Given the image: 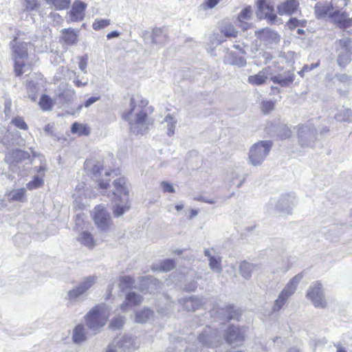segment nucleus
<instances>
[{
    "label": "nucleus",
    "mask_w": 352,
    "mask_h": 352,
    "mask_svg": "<svg viewBox=\"0 0 352 352\" xmlns=\"http://www.w3.org/2000/svg\"><path fill=\"white\" fill-rule=\"evenodd\" d=\"M141 107H137L135 98L131 97L129 110L122 114V118L129 122L131 131L136 135L146 133L150 124L147 113L143 109L148 102L146 100H141Z\"/></svg>",
    "instance_id": "1"
},
{
    "label": "nucleus",
    "mask_w": 352,
    "mask_h": 352,
    "mask_svg": "<svg viewBox=\"0 0 352 352\" xmlns=\"http://www.w3.org/2000/svg\"><path fill=\"white\" fill-rule=\"evenodd\" d=\"M11 50V58L14 62V72L20 76L27 71L28 65L25 60L28 58V51L32 47L31 42L23 41L17 34L9 43Z\"/></svg>",
    "instance_id": "2"
},
{
    "label": "nucleus",
    "mask_w": 352,
    "mask_h": 352,
    "mask_svg": "<svg viewBox=\"0 0 352 352\" xmlns=\"http://www.w3.org/2000/svg\"><path fill=\"white\" fill-rule=\"evenodd\" d=\"M114 190L112 192L113 201L115 205L113 209V215L116 217L122 216L129 210V192L126 186V179L119 177L113 182Z\"/></svg>",
    "instance_id": "3"
},
{
    "label": "nucleus",
    "mask_w": 352,
    "mask_h": 352,
    "mask_svg": "<svg viewBox=\"0 0 352 352\" xmlns=\"http://www.w3.org/2000/svg\"><path fill=\"white\" fill-rule=\"evenodd\" d=\"M109 317V309L105 305H99L92 308L85 316V323L94 334H96L106 324Z\"/></svg>",
    "instance_id": "4"
},
{
    "label": "nucleus",
    "mask_w": 352,
    "mask_h": 352,
    "mask_svg": "<svg viewBox=\"0 0 352 352\" xmlns=\"http://www.w3.org/2000/svg\"><path fill=\"white\" fill-rule=\"evenodd\" d=\"M272 145V142L270 140L259 141L254 144L249 150L248 163L254 166L261 165L268 156Z\"/></svg>",
    "instance_id": "5"
},
{
    "label": "nucleus",
    "mask_w": 352,
    "mask_h": 352,
    "mask_svg": "<svg viewBox=\"0 0 352 352\" xmlns=\"http://www.w3.org/2000/svg\"><path fill=\"white\" fill-rule=\"evenodd\" d=\"M337 63L341 68H344L352 61V40L345 37L336 41Z\"/></svg>",
    "instance_id": "6"
},
{
    "label": "nucleus",
    "mask_w": 352,
    "mask_h": 352,
    "mask_svg": "<svg viewBox=\"0 0 352 352\" xmlns=\"http://www.w3.org/2000/svg\"><path fill=\"white\" fill-rule=\"evenodd\" d=\"M317 131L312 123L298 126V140L302 148L312 147L316 140Z\"/></svg>",
    "instance_id": "7"
},
{
    "label": "nucleus",
    "mask_w": 352,
    "mask_h": 352,
    "mask_svg": "<svg viewBox=\"0 0 352 352\" xmlns=\"http://www.w3.org/2000/svg\"><path fill=\"white\" fill-rule=\"evenodd\" d=\"M198 341L206 347H217L222 342V336L217 329L207 326L199 335Z\"/></svg>",
    "instance_id": "8"
},
{
    "label": "nucleus",
    "mask_w": 352,
    "mask_h": 352,
    "mask_svg": "<svg viewBox=\"0 0 352 352\" xmlns=\"http://www.w3.org/2000/svg\"><path fill=\"white\" fill-rule=\"evenodd\" d=\"M97 276H89L85 278L78 285L68 291L66 298L71 302H74L82 296L96 282Z\"/></svg>",
    "instance_id": "9"
},
{
    "label": "nucleus",
    "mask_w": 352,
    "mask_h": 352,
    "mask_svg": "<svg viewBox=\"0 0 352 352\" xmlns=\"http://www.w3.org/2000/svg\"><path fill=\"white\" fill-rule=\"evenodd\" d=\"M245 330L239 326H230L226 332V340L232 348L241 346L245 340Z\"/></svg>",
    "instance_id": "10"
},
{
    "label": "nucleus",
    "mask_w": 352,
    "mask_h": 352,
    "mask_svg": "<svg viewBox=\"0 0 352 352\" xmlns=\"http://www.w3.org/2000/svg\"><path fill=\"white\" fill-rule=\"evenodd\" d=\"M307 297L311 300L314 307L318 308H324L326 301L324 297L322 285L316 281L311 284L307 292Z\"/></svg>",
    "instance_id": "11"
},
{
    "label": "nucleus",
    "mask_w": 352,
    "mask_h": 352,
    "mask_svg": "<svg viewBox=\"0 0 352 352\" xmlns=\"http://www.w3.org/2000/svg\"><path fill=\"white\" fill-rule=\"evenodd\" d=\"M93 219L97 228L102 231H107L111 224L110 214L103 206L95 207Z\"/></svg>",
    "instance_id": "12"
},
{
    "label": "nucleus",
    "mask_w": 352,
    "mask_h": 352,
    "mask_svg": "<svg viewBox=\"0 0 352 352\" xmlns=\"http://www.w3.org/2000/svg\"><path fill=\"white\" fill-rule=\"evenodd\" d=\"M296 204V197L294 193H288L281 196L276 204V210L283 214H291L293 207Z\"/></svg>",
    "instance_id": "13"
},
{
    "label": "nucleus",
    "mask_w": 352,
    "mask_h": 352,
    "mask_svg": "<svg viewBox=\"0 0 352 352\" xmlns=\"http://www.w3.org/2000/svg\"><path fill=\"white\" fill-rule=\"evenodd\" d=\"M256 34L263 42L265 45L270 49L276 47L280 42V36L274 31L270 30H263L261 31H256Z\"/></svg>",
    "instance_id": "14"
},
{
    "label": "nucleus",
    "mask_w": 352,
    "mask_h": 352,
    "mask_svg": "<svg viewBox=\"0 0 352 352\" xmlns=\"http://www.w3.org/2000/svg\"><path fill=\"white\" fill-rule=\"evenodd\" d=\"M274 6L265 0H258V10L256 16L259 19H267L271 23H274L276 19V15L274 14Z\"/></svg>",
    "instance_id": "15"
},
{
    "label": "nucleus",
    "mask_w": 352,
    "mask_h": 352,
    "mask_svg": "<svg viewBox=\"0 0 352 352\" xmlns=\"http://www.w3.org/2000/svg\"><path fill=\"white\" fill-rule=\"evenodd\" d=\"M329 18L340 28L346 29L352 26V17L349 18L346 12L334 10L329 14Z\"/></svg>",
    "instance_id": "16"
},
{
    "label": "nucleus",
    "mask_w": 352,
    "mask_h": 352,
    "mask_svg": "<svg viewBox=\"0 0 352 352\" xmlns=\"http://www.w3.org/2000/svg\"><path fill=\"white\" fill-rule=\"evenodd\" d=\"M294 79L295 74L291 70L284 71L270 78L271 81L275 84H278L282 87H289L293 83Z\"/></svg>",
    "instance_id": "17"
},
{
    "label": "nucleus",
    "mask_w": 352,
    "mask_h": 352,
    "mask_svg": "<svg viewBox=\"0 0 352 352\" xmlns=\"http://www.w3.org/2000/svg\"><path fill=\"white\" fill-rule=\"evenodd\" d=\"M87 5L84 2L76 1L69 12V19L72 21H80L84 19Z\"/></svg>",
    "instance_id": "18"
},
{
    "label": "nucleus",
    "mask_w": 352,
    "mask_h": 352,
    "mask_svg": "<svg viewBox=\"0 0 352 352\" xmlns=\"http://www.w3.org/2000/svg\"><path fill=\"white\" fill-rule=\"evenodd\" d=\"M30 157V155L27 151L16 149L8 152L6 155L5 160L10 164H14L15 163H21L26 160H29Z\"/></svg>",
    "instance_id": "19"
},
{
    "label": "nucleus",
    "mask_w": 352,
    "mask_h": 352,
    "mask_svg": "<svg viewBox=\"0 0 352 352\" xmlns=\"http://www.w3.org/2000/svg\"><path fill=\"white\" fill-rule=\"evenodd\" d=\"M179 302L185 309L189 311H195L202 305V300L197 296H190L179 300Z\"/></svg>",
    "instance_id": "20"
},
{
    "label": "nucleus",
    "mask_w": 352,
    "mask_h": 352,
    "mask_svg": "<svg viewBox=\"0 0 352 352\" xmlns=\"http://www.w3.org/2000/svg\"><path fill=\"white\" fill-rule=\"evenodd\" d=\"M333 10V6L330 2H318L314 6V14L316 19L324 18L331 13Z\"/></svg>",
    "instance_id": "21"
},
{
    "label": "nucleus",
    "mask_w": 352,
    "mask_h": 352,
    "mask_svg": "<svg viewBox=\"0 0 352 352\" xmlns=\"http://www.w3.org/2000/svg\"><path fill=\"white\" fill-rule=\"evenodd\" d=\"M298 5L299 3L297 0H287L283 3L278 6V13L280 15H291L296 11Z\"/></svg>",
    "instance_id": "22"
},
{
    "label": "nucleus",
    "mask_w": 352,
    "mask_h": 352,
    "mask_svg": "<svg viewBox=\"0 0 352 352\" xmlns=\"http://www.w3.org/2000/svg\"><path fill=\"white\" fill-rule=\"evenodd\" d=\"M142 301V297L134 292H129L125 297L124 302L121 305V309L123 311H126L128 307L136 306L140 305Z\"/></svg>",
    "instance_id": "23"
},
{
    "label": "nucleus",
    "mask_w": 352,
    "mask_h": 352,
    "mask_svg": "<svg viewBox=\"0 0 352 352\" xmlns=\"http://www.w3.org/2000/svg\"><path fill=\"white\" fill-rule=\"evenodd\" d=\"M302 274L300 273L294 276L285 286L282 292L287 296H292L296 292L297 286L302 278Z\"/></svg>",
    "instance_id": "24"
},
{
    "label": "nucleus",
    "mask_w": 352,
    "mask_h": 352,
    "mask_svg": "<svg viewBox=\"0 0 352 352\" xmlns=\"http://www.w3.org/2000/svg\"><path fill=\"white\" fill-rule=\"evenodd\" d=\"M87 331L82 324H77L72 333V340L74 343L79 344L87 340Z\"/></svg>",
    "instance_id": "25"
},
{
    "label": "nucleus",
    "mask_w": 352,
    "mask_h": 352,
    "mask_svg": "<svg viewBox=\"0 0 352 352\" xmlns=\"http://www.w3.org/2000/svg\"><path fill=\"white\" fill-rule=\"evenodd\" d=\"M259 268L258 265L243 261L240 263L239 270L241 275L245 279L250 278L252 272Z\"/></svg>",
    "instance_id": "26"
},
{
    "label": "nucleus",
    "mask_w": 352,
    "mask_h": 352,
    "mask_svg": "<svg viewBox=\"0 0 352 352\" xmlns=\"http://www.w3.org/2000/svg\"><path fill=\"white\" fill-rule=\"evenodd\" d=\"M225 62L228 64L235 65L239 67L246 66L247 62L244 57L238 56L234 52L228 53L226 58Z\"/></svg>",
    "instance_id": "27"
},
{
    "label": "nucleus",
    "mask_w": 352,
    "mask_h": 352,
    "mask_svg": "<svg viewBox=\"0 0 352 352\" xmlns=\"http://www.w3.org/2000/svg\"><path fill=\"white\" fill-rule=\"evenodd\" d=\"M77 241L89 249H93L95 246L94 237L92 234L87 231L81 232L77 236Z\"/></svg>",
    "instance_id": "28"
},
{
    "label": "nucleus",
    "mask_w": 352,
    "mask_h": 352,
    "mask_svg": "<svg viewBox=\"0 0 352 352\" xmlns=\"http://www.w3.org/2000/svg\"><path fill=\"white\" fill-rule=\"evenodd\" d=\"M223 318L227 320H239L241 314L238 309L232 305H227L222 309Z\"/></svg>",
    "instance_id": "29"
},
{
    "label": "nucleus",
    "mask_w": 352,
    "mask_h": 352,
    "mask_svg": "<svg viewBox=\"0 0 352 352\" xmlns=\"http://www.w3.org/2000/svg\"><path fill=\"white\" fill-rule=\"evenodd\" d=\"M177 122V119L173 114H167L165 116L162 123L166 124L167 135L168 136H172L174 135Z\"/></svg>",
    "instance_id": "30"
},
{
    "label": "nucleus",
    "mask_w": 352,
    "mask_h": 352,
    "mask_svg": "<svg viewBox=\"0 0 352 352\" xmlns=\"http://www.w3.org/2000/svg\"><path fill=\"white\" fill-rule=\"evenodd\" d=\"M151 39L153 43L162 45L166 43L167 35L162 29L155 28L152 32Z\"/></svg>",
    "instance_id": "31"
},
{
    "label": "nucleus",
    "mask_w": 352,
    "mask_h": 352,
    "mask_svg": "<svg viewBox=\"0 0 352 352\" xmlns=\"http://www.w3.org/2000/svg\"><path fill=\"white\" fill-rule=\"evenodd\" d=\"M267 78L265 72L262 70L256 75L250 76L248 82L252 85H261L265 82Z\"/></svg>",
    "instance_id": "32"
},
{
    "label": "nucleus",
    "mask_w": 352,
    "mask_h": 352,
    "mask_svg": "<svg viewBox=\"0 0 352 352\" xmlns=\"http://www.w3.org/2000/svg\"><path fill=\"white\" fill-rule=\"evenodd\" d=\"M71 132L78 135H88L90 133V129L86 125L74 122L72 124Z\"/></svg>",
    "instance_id": "33"
},
{
    "label": "nucleus",
    "mask_w": 352,
    "mask_h": 352,
    "mask_svg": "<svg viewBox=\"0 0 352 352\" xmlns=\"http://www.w3.org/2000/svg\"><path fill=\"white\" fill-rule=\"evenodd\" d=\"M153 316V311L148 308L137 311L135 314V322L139 323L146 322Z\"/></svg>",
    "instance_id": "34"
},
{
    "label": "nucleus",
    "mask_w": 352,
    "mask_h": 352,
    "mask_svg": "<svg viewBox=\"0 0 352 352\" xmlns=\"http://www.w3.org/2000/svg\"><path fill=\"white\" fill-rule=\"evenodd\" d=\"M63 40L67 45H72L77 42V35L72 29H63Z\"/></svg>",
    "instance_id": "35"
},
{
    "label": "nucleus",
    "mask_w": 352,
    "mask_h": 352,
    "mask_svg": "<svg viewBox=\"0 0 352 352\" xmlns=\"http://www.w3.org/2000/svg\"><path fill=\"white\" fill-rule=\"evenodd\" d=\"M335 118L339 122H352V111L349 109L340 110L336 116Z\"/></svg>",
    "instance_id": "36"
},
{
    "label": "nucleus",
    "mask_w": 352,
    "mask_h": 352,
    "mask_svg": "<svg viewBox=\"0 0 352 352\" xmlns=\"http://www.w3.org/2000/svg\"><path fill=\"white\" fill-rule=\"evenodd\" d=\"M26 190L24 188L12 190L9 195V199L14 201H23L25 196Z\"/></svg>",
    "instance_id": "37"
},
{
    "label": "nucleus",
    "mask_w": 352,
    "mask_h": 352,
    "mask_svg": "<svg viewBox=\"0 0 352 352\" xmlns=\"http://www.w3.org/2000/svg\"><path fill=\"white\" fill-rule=\"evenodd\" d=\"M46 3L52 5L56 10H61L67 9L70 5V0H45Z\"/></svg>",
    "instance_id": "38"
},
{
    "label": "nucleus",
    "mask_w": 352,
    "mask_h": 352,
    "mask_svg": "<svg viewBox=\"0 0 352 352\" xmlns=\"http://www.w3.org/2000/svg\"><path fill=\"white\" fill-rule=\"evenodd\" d=\"M289 296H286L282 292L278 296V298L274 301L272 308L273 311H279L287 302Z\"/></svg>",
    "instance_id": "39"
},
{
    "label": "nucleus",
    "mask_w": 352,
    "mask_h": 352,
    "mask_svg": "<svg viewBox=\"0 0 352 352\" xmlns=\"http://www.w3.org/2000/svg\"><path fill=\"white\" fill-rule=\"evenodd\" d=\"M221 263V259L220 257H210L209 259V267L212 272L221 273L222 271Z\"/></svg>",
    "instance_id": "40"
},
{
    "label": "nucleus",
    "mask_w": 352,
    "mask_h": 352,
    "mask_svg": "<svg viewBox=\"0 0 352 352\" xmlns=\"http://www.w3.org/2000/svg\"><path fill=\"white\" fill-rule=\"evenodd\" d=\"M277 135L280 139H286L291 136L292 131L288 126L285 124L278 125L277 128Z\"/></svg>",
    "instance_id": "41"
},
{
    "label": "nucleus",
    "mask_w": 352,
    "mask_h": 352,
    "mask_svg": "<svg viewBox=\"0 0 352 352\" xmlns=\"http://www.w3.org/2000/svg\"><path fill=\"white\" fill-rule=\"evenodd\" d=\"M44 181L43 177L34 175L33 179L26 184V187L28 190H34L41 187Z\"/></svg>",
    "instance_id": "42"
},
{
    "label": "nucleus",
    "mask_w": 352,
    "mask_h": 352,
    "mask_svg": "<svg viewBox=\"0 0 352 352\" xmlns=\"http://www.w3.org/2000/svg\"><path fill=\"white\" fill-rule=\"evenodd\" d=\"M135 280L130 276H122L120 279L119 287L122 290H124L129 288H131Z\"/></svg>",
    "instance_id": "43"
},
{
    "label": "nucleus",
    "mask_w": 352,
    "mask_h": 352,
    "mask_svg": "<svg viewBox=\"0 0 352 352\" xmlns=\"http://www.w3.org/2000/svg\"><path fill=\"white\" fill-rule=\"evenodd\" d=\"M175 267V263L173 259H165L160 263L159 270L167 272L173 270Z\"/></svg>",
    "instance_id": "44"
},
{
    "label": "nucleus",
    "mask_w": 352,
    "mask_h": 352,
    "mask_svg": "<svg viewBox=\"0 0 352 352\" xmlns=\"http://www.w3.org/2000/svg\"><path fill=\"white\" fill-rule=\"evenodd\" d=\"M23 6L25 11H36L40 8V2L38 0H25Z\"/></svg>",
    "instance_id": "45"
},
{
    "label": "nucleus",
    "mask_w": 352,
    "mask_h": 352,
    "mask_svg": "<svg viewBox=\"0 0 352 352\" xmlns=\"http://www.w3.org/2000/svg\"><path fill=\"white\" fill-rule=\"evenodd\" d=\"M39 104L43 110L48 111L52 107V100L50 96L43 94L40 98Z\"/></svg>",
    "instance_id": "46"
},
{
    "label": "nucleus",
    "mask_w": 352,
    "mask_h": 352,
    "mask_svg": "<svg viewBox=\"0 0 352 352\" xmlns=\"http://www.w3.org/2000/svg\"><path fill=\"white\" fill-rule=\"evenodd\" d=\"M110 23L111 21L109 19H96L92 25V28L94 30H100L109 26Z\"/></svg>",
    "instance_id": "47"
},
{
    "label": "nucleus",
    "mask_w": 352,
    "mask_h": 352,
    "mask_svg": "<svg viewBox=\"0 0 352 352\" xmlns=\"http://www.w3.org/2000/svg\"><path fill=\"white\" fill-rule=\"evenodd\" d=\"M221 33L226 37H236L238 34V31L234 28L232 25H228L221 29Z\"/></svg>",
    "instance_id": "48"
},
{
    "label": "nucleus",
    "mask_w": 352,
    "mask_h": 352,
    "mask_svg": "<svg viewBox=\"0 0 352 352\" xmlns=\"http://www.w3.org/2000/svg\"><path fill=\"white\" fill-rule=\"evenodd\" d=\"M126 342V338H123L122 340L118 342L116 345H114L113 344H110L108 346V349L106 352H116L117 348L122 349L124 351H125L127 346L125 344Z\"/></svg>",
    "instance_id": "49"
},
{
    "label": "nucleus",
    "mask_w": 352,
    "mask_h": 352,
    "mask_svg": "<svg viewBox=\"0 0 352 352\" xmlns=\"http://www.w3.org/2000/svg\"><path fill=\"white\" fill-rule=\"evenodd\" d=\"M252 13V8L250 6H248L243 8L238 16L239 22H243L245 20H248L250 19Z\"/></svg>",
    "instance_id": "50"
},
{
    "label": "nucleus",
    "mask_w": 352,
    "mask_h": 352,
    "mask_svg": "<svg viewBox=\"0 0 352 352\" xmlns=\"http://www.w3.org/2000/svg\"><path fill=\"white\" fill-rule=\"evenodd\" d=\"M287 24L290 29H294L297 27H305L306 25V21L298 20L296 18H291Z\"/></svg>",
    "instance_id": "51"
},
{
    "label": "nucleus",
    "mask_w": 352,
    "mask_h": 352,
    "mask_svg": "<svg viewBox=\"0 0 352 352\" xmlns=\"http://www.w3.org/2000/svg\"><path fill=\"white\" fill-rule=\"evenodd\" d=\"M11 122L20 129L27 130L28 128L24 120L19 116L12 119Z\"/></svg>",
    "instance_id": "52"
},
{
    "label": "nucleus",
    "mask_w": 352,
    "mask_h": 352,
    "mask_svg": "<svg viewBox=\"0 0 352 352\" xmlns=\"http://www.w3.org/2000/svg\"><path fill=\"white\" fill-rule=\"evenodd\" d=\"M42 161V160H41ZM47 168L46 165L45 161L43 162H41V164L39 166H34L33 170L37 173V176H41V177H44L45 175V172L47 171Z\"/></svg>",
    "instance_id": "53"
},
{
    "label": "nucleus",
    "mask_w": 352,
    "mask_h": 352,
    "mask_svg": "<svg viewBox=\"0 0 352 352\" xmlns=\"http://www.w3.org/2000/svg\"><path fill=\"white\" fill-rule=\"evenodd\" d=\"M78 67L84 73L87 74V64H88V56L87 54L80 56L79 58Z\"/></svg>",
    "instance_id": "54"
},
{
    "label": "nucleus",
    "mask_w": 352,
    "mask_h": 352,
    "mask_svg": "<svg viewBox=\"0 0 352 352\" xmlns=\"http://www.w3.org/2000/svg\"><path fill=\"white\" fill-rule=\"evenodd\" d=\"M350 0H332L331 2L335 10H340L345 8Z\"/></svg>",
    "instance_id": "55"
},
{
    "label": "nucleus",
    "mask_w": 352,
    "mask_h": 352,
    "mask_svg": "<svg viewBox=\"0 0 352 352\" xmlns=\"http://www.w3.org/2000/svg\"><path fill=\"white\" fill-rule=\"evenodd\" d=\"M275 102L272 100L263 101L262 102V110L265 114L269 113L274 110Z\"/></svg>",
    "instance_id": "56"
},
{
    "label": "nucleus",
    "mask_w": 352,
    "mask_h": 352,
    "mask_svg": "<svg viewBox=\"0 0 352 352\" xmlns=\"http://www.w3.org/2000/svg\"><path fill=\"white\" fill-rule=\"evenodd\" d=\"M336 78L340 82L346 85H349L351 81V77L346 74H339L336 75Z\"/></svg>",
    "instance_id": "57"
},
{
    "label": "nucleus",
    "mask_w": 352,
    "mask_h": 352,
    "mask_svg": "<svg viewBox=\"0 0 352 352\" xmlns=\"http://www.w3.org/2000/svg\"><path fill=\"white\" fill-rule=\"evenodd\" d=\"M124 323V318L120 316L112 320L111 322V326L113 328L120 329L123 326Z\"/></svg>",
    "instance_id": "58"
},
{
    "label": "nucleus",
    "mask_w": 352,
    "mask_h": 352,
    "mask_svg": "<svg viewBox=\"0 0 352 352\" xmlns=\"http://www.w3.org/2000/svg\"><path fill=\"white\" fill-rule=\"evenodd\" d=\"M74 83L76 87H85L88 84V78L82 77L80 78L79 76H77L76 78L74 80Z\"/></svg>",
    "instance_id": "59"
},
{
    "label": "nucleus",
    "mask_w": 352,
    "mask_h": 352,
    "mask_svg": "<svg viewBox=\"0 0 352 352\" xmlns=\"http://www.w3.org/2000/svg\"><path fill=\"white\" fill-rule=\"evenodd\" d=\"M221 0H204L202 4L204 9H212L215 7Z\"/></svg>",
    "instance_id": "60"
},
{
    "label": "nucleus",
    "mask_w": 352,
    "mask_h": 352,
    "mask_svg": "<svg viewBox=\"0 0 352 352\" xmlns=\"http://www.w3.org/2000/svg\"><path fill=\"white\" fill-rule=\"evenodd\" d=\"M161 186L162 188L163 191L165 192L173 193L175 191L173 185L168 182H162L161 183Z\"/></svg>",
    "instance_id": "61"
},
{
    "label": "nucleus",
    "mask_w": 352,
    "mask_h": 352,
    "mask_svg": "<svg viewBox=\"0 0 352 352\" xmlns=\"http://www.w3.org/2000/svg\"><path fill=\"white\" fill-rule=\"evenodd\" d=\"M100 96H91L89 98H88L87 100H85V102L84 103V106L86 108H88L91 104H93L94 102L98 101L100 100Z\"/></svg>",
    "instance_id": "62"
},
{
    "label": "nucleus",
    "mask_w": 352,
    "mask_h": 352,
    "mask_svg": "<svg viewBox=\"0 0 352 352\" xmlns=\"http://www.w3.org/2000/svg\"><path fill=\"white\" fill-rule=\"evenodd\" d=\"M102 165L99 163L95 164L92 168V173L94 177H98L101 174Z\"/></svg>",
    "instance_id": "63"
},
{
    "label": "nucleus",
    "mask_w": 352,
    "mask_h": 352,
    "mask_svg": "<svg viewBox=\"0 0 352 352\" xmlns=\"http://www.w3.org/2000/svg\"><path fill=\"white\" fill-rule=\"evenodd\" d=\"M197 287V283L195 280H192L189 284L184 287V290L188 292H194Z\"/></svg>",
    "instance_id": "64"
}]
</instances>
